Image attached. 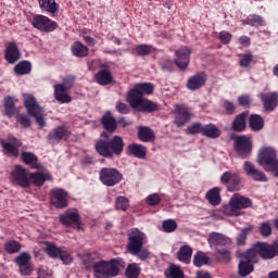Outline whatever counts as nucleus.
Masks as SVG:
<instances>
[{"mask_svg": "<svg viewBox=\"0 0 278 278\" xmlns=\"http://www.w3.org/2000/svg\"><path fill=\"white\" fill-rule=\"evenodd\" d=\"M242 179L240 178V175H238L237 173H233L231 178H230V182L229 184V190H239L240 189V184H241Z\"/></svg>", "mask_w": 278, "mask_h": 278, "instance_id": "bf43d9fd", "label": "nucleus"}, {"mask_svg": "<svg viewBox=\"0 0 278 278\" xmlns=\"http://www.w3.org/2000/svg\"><path fill=\"white\" fill-rule=\"evenodd\" d=\"M207 81V75L205 73H199L193 76H191L187 81V88L188 90H199L205 86V83Z\"/></svg>", "mask_w": 278, "mask_h": 278, "instance_id": "6ab92c4d", "label": "nucleus"}, {"mask_svg": "<svg viewBox=\"0 0 278 278\" xmlns=\"http://www.w3.org/2000/svg\"><path fill=\"white\" fill-rule=\"evenodd\" d=\"M143 101V96L140 94V91H138L136 88L128 91L127 102L129 103L130 108H132V110H138L140 105H142Z\"/></svg>", "mask_w": 278, "mask_h": 278, "instance_id": "5701e85b", "label": "nucleus"}, {"mask_svg": "<svg viewBox=\"0 0 278 278\" xmlns=\"http://www.w3.org/2000/svg\"><path fill=\"white\" fill-rule=\"evenodd\" d=\"M251 62H253V53L248 52L245 54H240L239 64L241 68H249V66H251Z\"/></svg>", "mask_w": 278, "mask_h": 278, "instance_id": "5fc2aeb1", "label": "nucleus"}, {"mask_svg": "<svg viewBox=\"0 0 278 278\" xmlns=\"http://www.w3.org/2000/svg\"><path fill=\"white\" fill-rule=\"evenodd\" d=\"M137 110L138 112H147L148 114H152L153 112H160V104L149 99H143L141 105Z\"/></svg>", "mask_w": 278, "mask_h": 278, "instance_id": "473e14b6", "label": "nucleus"}, {"mask_svg": "<svg viewBox=\"0 0 278 278\" xmlns=\"http://www.w3.org/2000/svg\"><path fill=\"white\" fill-rule=\"evenodd\" d=\"M0 144L5 155L18 157V148L23 146V142L14 137H9L8 141H5V139H0Z\"/></svg>", "mask_w": 278, "mask_h": 278, "instance_id": "4468645a", "label": "nucleus"}, {"mask_svg": "<svg viewBox=\"0 0 278 278\" xmlns=\"http://www.w3.org/2000/svg\"><path fill=\"white\" fill-rule=\"evenodd\" d=\"M60 222L62 225H65V227H71V225H78V229H81L79 226V213H77V211H67L60 215Z\"/></svg>", "mask_w": 278, "mask_h": 278, "instance_id": "aec40b11", "label": "nucleus"}, {"mask_svg": "<svg viewBox=\"0 0 278 278\" xmlns=\"http://www.w3.org/2000/svg\"><path fill=\"white\" fill-rule=\"evenodd\" d=\"M235 142V151L244 160V157H249L251 155V151H253V141L251 137L247 135L232 137Z\"/></svg>", "mask_w": 278, "mask_h": 278, "instance_id": "0eeeda50", "label": "nucleus"}, {"mask_svg": "<svg viewBox=\"0 0 278 278\" xmlns=\"http://www.w3.org/2000/svg\"><path fill=\"white\" fill-rule=\"evenodd\" d=\"M147 242L148 239L146 233L138 228H132L128 233L127 251L130 255L144 262L146 260H149V255H151V252H149L147 248H143Z\"/></svg>", "mask_w": 278, "mask_h": 278, "instance_id": "f03ea898", "label": "nucleus"}, {"mask_svg": "<svg viewBox=\"0 0 278 278\" xmlns=\"http://www.w3.org/2000/svg\"><path fill=\"white\" fill-rule=\"evenodd\" d=\"M250 255H253L257 260V255L262 260H274L278 255V242L266 243V242H256L253 247L248 250Z\"/></svg>", "mask_w": 278, "mask_h": 278, "instance_id": "20e7f679", "label": "nucleus"}, {"mask_svg": "<svg viewBox=\"0 0 278 278\" xmlns=\"http://www.w3.org/2000/svg\"><path fill=\"white\" fill-rule=\"evenodd\" d=\"M208 244L213 249H216V251H220L222 247H231V244H233V241H231V238L223 233L212 232L208 236Z\"/></svg>", "mask_w": 278, "mask_h": 278, "instance_id": "2eb2a0df", "label": "nucleus"}, {"mask_svg": "<svg viewBox=\"0 0 278 278\" xmlns=\"http://www.w3.org/2000/svg\"><path fill=\"white\" fill-rule=\"evenodd\" d=\"M202 136L211 139L220 138V129H218L214 124L202 126Z\"/></svg>", "mask_w": 278, "mask_h": 278, "instance_id": "72a5a7b5", "label": "nucleus"}, {"mask_svg": "<svg viewBox=\"0 0 278 278\" xmlns=\"http://www.w3.org/2000/svg\"><path fill=\"white\" fill-rule=\"evenodd\" d=\"M30 116L35 118L39 127H45V125H47V122L45 121V109H39V111L30 114Z\"/></svg>", "mask_w": 278, "mask_h": 278, "instance_id": "4d7b16f0", "label": "nucleus"}, {"mask_svg": "<svg viewBox=\"0 0 278 278\" xmlns=\"http://www.w3.org/2000/svg\"><path fill=\"white\" fill-rule=\"evenodd\" d=\"M54 97L59 103H71L73 101V98L70 97L62 85H54Z\"/></svg>", "mask_w": 278, "mask_h": 278, "instance_id": "cd10ccee", "label": "nucleus"}, {"mask_svg": "<svg viewBox=\"0 0 278 278\" xmlns=\"http://www.w3.org/2000/svg\"><path fill=\"white\" fill-rule=\"evenodd\" d=\"M128 151L130 155L134 157H138L139 160H144L147 157V147L138 143H132L128 146Z\"/></svg>", "mask_w": 278, "mask_h": 278, "instance_id": "2f4dec72", "label": "nucleus"}, {"mask_svg": "<svg viewBox=\"0 0 278 278\" xmlns=\"http://www.w3.org/2000/svg\"><path fill=\"white\" fill-rule=\"evenodd\" d=\"M101 138L99 139L96 144L94 149L101 157H106L112 160L114 155H121L125 149V141H123V137L114 136L110 139V135L106 131L101 134Z\"/></svg>", "mask_w": 278, "mask_h": 278, "instance_id": "f257e3e1", "label": "nucleus"}, {"mask_svg": "<svg viewBox=\"0 0 278 278\" xmlns=\"http://www.w3.org/2000/svg\"><path fill=\"white\" fill-rule=\"evenodd\" d=\"M250 231H251V228H243L241 230V232L237 237L238 247H244L247 244V236H249Z\"/></svg>", "mask_w": 278, "mask_h": 278, "instance_id": "e2e57ef3", "label": "nucleus"}, {"mask_svg": "<svg viewBox=\"0 0 278 278\" xmlns=\"http://www.w3.org/2000/svg\"><path fill=\"white\" fill-rule=\"evenodd\" d=\"M193 264L198 268H201V266H205V264H210V258L205 254V252L199 251L198 253L194 254L193 256Z\"/></svg>", "mask_w": 278, "mask_h": 278, "instance_id": "37998d69", "label": "nucleus"}, {"mask_svg": "<svg viewBox=\"0 0 278 278\" xmlns=\"http://www.w3.org/2000/svg\"><path fill=\"white\" fill-rule=\"evenodd\" d=\"M245 25H251V27H262L264 26V18L261 15L252 14L244 21Z\"/></svg>", "mask_w": 278, "mask_h": 278, "instance_id": "c03bdc74", "label": "nucleus"}, {"mask_svg": "<svg viewBox=\"0 0 278 278\" xmlns=\"http://www.w3.org/2000/svg\"><path fill=\"white\" fill-rule=\"evenodd\" d=\"M253 264H257V258H255L253 254H250L248 250L238 265L239 276L249 277L254 270Z\"/></svg>", "mask_w": 278, "mask_h": 278, "instance_id": "f8f14e48", "label": "nucleus"}, {"mask_svg": "<svg viewBox=\"0 0 278 278\" xmlns=\"http://www.w3.org/2000/svg\"><path fill=\"white\" fill-rule=\"evenodd\" d=\"M231 204L238 210H247L253 205L251 199L243 197L239 193H235L231 199Z\"/></svg>", "mask_w": 278, "mask_h": 278, "instance_id": "4be33fe9", "label": "nucleus"}, {"mask_svg": "<svg viewBox=\"0 0 278 278\" xmlns=\"http://www.w3.org/2000/svg\"><path fill=\"white\" fill-rule=\"evenodd\" d=\"M14 72L16 75H29L31 73V63L22 61L14 67Z\"/></svg>", "mask_w": 278, "mask_h": 278, "instance_id": "79ce46f5", "label": "nucleus"}, {"mask_svg": "<svg viewBox=\"0 0 278 278\" xmlns=\"http://www.w3.org/2000/svg\"><path fill=\"white\" fill-rule=\"evenodd\" d=\"M121 268H125L123 258H113L111 261H100L93 264L94 278L118 277Z\"/></svg>", "mask_w": 278, "mask_h": 278, "instance_id": "7ed1b4c3", "label": "nucleus"}, {"mask_svg": "<svg viewBox=\"0 0 278 278\" xmlns=\"http://www.w3.org/2000/svg\"><path fill=\"white\" fill-rule=\"evenodd\" d=\"M151 51H153V46L139 45L136 47V53L140 56L149 55Z\"/></svg>", "mask_w": 278, "mask_h": 278, "instance_id": "680f3d73", "label": "nucleus"}, {"mask_svg": "<svg viewBox=\"0 0 278 278\" xmlns=\"http://www.w3.org/2000/svg\"><path fill=\"white\" fill-rule=\"evenodd\" d=\"M192 113L190 109L185 104H176L174 109V124L176 127H184L187 123H190Z\"/></svg>", "mask_w": 278, "mask_h": 278, "instance_id": "9b49d317", "label": "nucleus"}, {"mask_svg": "<svg viewBox=\"0 0 278 278\" xmlns=\"http://www.w3.org/2000/svg\"><path fill=\"white\" fill-rule=\"evenodd\" d=\"M217 255H219V260L224 264L231 262V252L229 250H217Z\"/></svg>", "mask_w": 278, "mask_h": 278, "instance_id": "69168bd1", "label": "nucleus"}, {"mask_svg": "<svg viewBox=\"0 0 278 278\" xmlns=\"http://www.w3.org/2000/svg\"><path fill=\"white\" fill-rule=\"evenodd\" d=\"M249 127L251 131H262L264 129V117L262 115L252 114L249 118Z\"/></svg>", "mask_w": 278, "mask_h": 278, "instance_id": "c756f323", "label": "nucleus"}, {"mask_svg": "<svg viewBox=\"0 0 278 278\" xmlns=\"http://www.w3.org/2000/svg\"><path fill=\"white\" fill-rule=\"evenodd\" d=\"M162 228L165 233H173V231H177V222L175 219H166L162 223Z\"/></svg>", "mask_w": 278, "mask_h": 278, "instance_id": "3c124183", "label": "nucleus"}, {"mask_svg": "<svg viewBox=\"0 0 278 278\" xmlns=\"http://www.w3.org/2000/svg\"><path fill=\"white\" fill-rule=\"evenodd\" d=\"M260 166H265V170L273 173L278 177V160L277 151L273 148H264L260 151L258 160Z\"/></svg>", "mask_w": 278, "mask_h": 278, "instance_id": "39448f33", "label": "nucleus"}, {"mask_svg": "<svg viewBox=\"0 0 278 278\" xmlns=\"http://www.w3.org/2000/svg\"><path fill=\"white\" fill-rule=\"evenodd\" d=\"M4 58L9 64H14L15 62H18V60H21V51L18 50V46H16V42H10L8 45Z\"/></svg>", "mask_w": 278, "mask_h": 278, "instance_id": "412c9836", "label": "nucleus"}, {"mask_svg": "<svg viewBox=\"0 0 278 278\" xmlns=\"http://www.w3.org/2000/svg\"><path fill=\"white\" fill-rule=\"evenodd\" d=\"M167 278H184V270H181V267L177 265H172L169 267L168 274H166Z\"/></svg>", "mask_w": 278, "mask_h": 278, "instance_id": "6e6d98bb", "label": "nucleus"}, {"mask_svg": "<svg viewBox=\"0 0 278 278\" xmlns=\"http://www.w3.org/2000/svg\"><path fill=\"white\" fill-rule=\"evenodd\" d=\"M97 257V254H84L83 256V264L86 266V268H94V262Z\"/></svg>", "mask_w": 278, "mask_h": 278, "instance_id": "052dcab7", "label": "nucleus"}, {"mask_svg": "<svg viewBox=\"0 0 278 278\" xmlns=\"http://www.w3.org/2000/svg\"><path fill=\"white\" fill-rule=\"evenodd\" d=\"M22 162L31 168H40V165L38 164V156L33 152H22Z\"/></svg>", "mask_w": 278, "mask_h": 278, "instance_id": "4c0bfd02", "label": "nucleus"}, {"mask_svg": "<svg viewBox=\"0 0 278 278\" xmlns=\"http://www.w3.org/2000/svg\"><path fill=\"white\" fill-rule=\"evenodd\" d=\"M16 103V99L9 97L4 99V110L5 115L9 116V118H12V116H16L18 114L20 110L14 106Z\"/></svg>", "mask_w": 278, "mask_h": 278, "instance_id": "f704fd0d", "label": "nucleus"}, {"mask_svg": "<svg viewBox=\"0 0 278 278\" xmlns=\"http://www.w3.org/2000/svg\"><path fill=\"white\" fill-rule=\"evenodd\" d=\"M31 25L35 27V29L45 31L46 34L55 31V29H58V22L51 21V18L40 14L33 17Z\"/></svg>", "mask_w": 278, "mask_h": 278, "instance_id": "1a4fd4ad", "label": "nucleus"}, {"mask_svg": "<svg viewBox=\"0 0 278 278\" xmlns=\"http://www.w3.org/2000/svg\"><path fill=\"white\" fill-rule=\"evenodd\" d=\"M29 181L33 186H45V181H51V175L41 172L30 173Z\"/></svg>", "mask_w": 278, "mask_h": 278, "instance_id": "bb28decb", "label": "nucleus"}, {"mask_svg": "<svg viewBox=\"0 0 278 278\" xmlns=\"http://www.w3.org/2000/svg\"><path fill=\"white\" fill-rule=\"evenodd\" d=\"M135 89H137L142 97H144V94H153V84L151 83L137 84Z\"/></svg>", "mask_w": 278, "mask_h": 278, "instance_id": "49530a36", "label": "nucleus"}, {"mask_svg": "<svg viewBox=\"0 0 278 278\" xmlns=\"http://www.w3.org/2000/svg\"><path fill=\"white\" fill-rule=\"evenodd\" d=\"M138 138L141 142H153V140H155V132L147 126H140L138 130Z\"/></svg>", "mask_w": 278, "mask_h": 278, "instance_id": "7c9ffc66", "label": "nucleus"}, {"mask_svg": "<svg viewBox=\"0 0 278 278\" xmlns=\"http://www.w3.org/2000/svg\"><path fill=\"white\" fill-rule=\"evenodd\" d=\"M249 116V112H243L235 117L232 121V130L242 132L247 129V117Z\"/></svg>", "mask_w": 278, "mask_h": 278, "instance_id": "a878e982", "label": "nucleus"}, {"mask_svg": "<svg viewBox=\"0 0 278 278\" xmlns=\"http://www.w3.org/2000/svg\"><path fill=\"white\" fill-rule=\"evenodd\" d=\"M29 177V170L21 165H15L14 169L11 173L12 184H14L15 186H20L21 188H29V186H31Z\"/></svg>", "mask_w": 278, "mask_h": 278, "instance_id": "6e6552de", "label": "nucleus"}, {"mask_svg": "<svg viewBox=\"0 0 278 278\" xmlns=\"http://www.w3.org/2000/svg\"><path fill=\"white\" fill-rule=\"evenodd\" d=\"M99 180L106 188H114L123 181V174L114 167H102L99 172Z\"/></svg>", "mask_w": 278, "mask_h": 278, "instance_id": "423d86ee", "label": "nucleus"}, {"mask_svg": "<svg viewBox=\"0 0 278 278\" xmlns=\"http://www.w3.org/2000/svg\"><path fill=\"white\" fill-rule=\"evenodd\" d=\"M126 277L128 278L140 277V266H138V264L136 263L129 264L126 268Z\"/></svg>", "mask_w": 278, "mask_h": 278, "instance_id": "de8ad7c7", "label": "nucleus"}, {"mask_svg": "<svg viewBox=\"0 0 278 278\" xmlns=\"http://www.w3.org/2000/svg\"><path fill=\"white\" fill-rule=\"evenodd\" d=\"M177 256L179 262H184V264H190V260H192V249L190 245H182L177 252Z\"/></svg>", "mask_w": 278, "mask_h": 278, "instance_id": "e433bc0d", "label": "nucleus"}, {"mask_svg": "<svg viewBox=\"0 0 278 278\" xmlns=\"http://www.w3.org/2000/svg\"><path fill=\"white\" fill-rule=\"evenodd\" d=\"M23 99H24V105L29 115L38 112L39 110H42V108L38 104V102L36 101V98L33 94L24 93Z\"/></svg>", "mask_w": 278, "mask_h": 278, "instance_id": "393cba45", "label": "nucleus"}, {"mask_svg": "<svg viewBox=\"0 0 278 278\" xmlns=\"http://www.w3.org/2000/svg\"><path fill=\"white\" fill-rule=\"evenodd\" d=\"M101 123L109 134H114L118 129V122H116V118L112 116V112L110 111L102 117Z\"/></svg>", "mask_w": 278, "mask_h": 278, "instance_id": "b1692460", "label": "nucleus"}, {"mask_svg": "<svg viewBox=\"0 0 278 278\" xmlns=\"http://www.w3.org/2000/svg\"><path fill=\"white\" fill-rule=\"evenodd\" d=\"M146 201H147L148 205L153 207V206L160 205V203H162V197H160L159 193H152L147 197Z\"/></svg>", "mask_w": 278, "mask_h": 278, "instance_id": "0e129e2a", "label": "nucleus"}, {"mask_svg": "<svg viewBox=\"0 0 278 278\" xmlns=\"http://www.w3.org/2000/svg\"><path fill=\"white\" fill-rule=\"evenodd\" d=\"M187 136H197V134H203V126L201 123H193L186 129Z\"/></svg>", "mask_w": 278, "mask_h": 278, "instance_id": "603ef678", "label": "nucleus"}, {"mask_svg": "<svg viewBox=\"0 0 278 278\" xmlns=\"http://www.w3.org/2000/svg\"><path fill=\"white\" fill-rule=\"evenodd\" d=\"M260 233L263 238H270L273 233V226L268 222H264L261 224Z\"/></svg>", "mask_w": 278, "mask_h": 278, "instance_id": "13d9d810", "label": "nucleus"}, {"mask_svg": "<svg viewBox=\"0 0 278 278\" xmlns=\"http://www.w3.org/2000/svg\"><path fill=\"white\" fill-rule=\"evenodd\" d=\"M15 264H17L18 268L21 266H25L27 264H31V255L27 252H22L16 258Z\"/></svg>", "mask_w": 278, "mask_h": 278, "instance_id": "09e8293b", "label": "nucleus"}, {"mask_svg": "<svg viewBox=\"0 0 278 278\" xmlns=\"http://www.w3.org/2000/svg\"><path fill=\"white\" fill-rule=\"evenodd\" d=\"M94 79L97 84H100V86H109V84L112 81V73L108 70H100L96 75Z\"/></svg>", "mask_w": 278, "mask_h": 278, "instance_id": "c9c22d12", "label": "nucleus"}, {"mask_svg": "<svg viewBox=\"0 0 278 278\" xmlns=\"http://www.w3.org/2000/svg\"><path fill=\"white\" fill-rule=\"evenodd\" d=\"M72 53L76 58H88V47L79 41H76L72 45Z\"/></svg>", "mask_w": 278, "mask_h": 278, "instance_id": "58836bf2", "label": "nucleus"}, {"mask_svg": "<svg viewBox=\"0 0 278 278\" xmlns=\"http://www.w3.org/2000/svg\"><path fill=\"white\" fill-rule=\"evenodd\" d=\"M223 108H224L226 114H228L230 116L236 114V104H233L232 102L224 100Z\"/></svg>", "mask_w": 278, "mask_h": 278, "instance_id": "774afa93", "label": "nucleus"}, {"mask_svg": "<svg viewBox=\"0 0 278 278\" xmlns=\"http://www.w3.org/2000/svg\"><path fill=\"white\" fill-rule=\"evenodd\" d=\"M243 170L248 177L253 179V181H268V177H266V174L257 169V167H255L252 162L245 161L243 163Z\"/></svg>", "mask_w": 278, "mask_h": 278, "instance_id": "f3484780", "label": "nucleus"}, {"mask_svg": "<svg viewBox=\"0 0 278 278\" xmlns=\"http://www.w3.org/2000/svg\"><path fill=\"white\" fill-rule=\"evenodd\" d=\"M45 251L52 260H58L62 255V248H58L55 243L46 242Z\"/></svg>", "mask_w": 278, "mask_h": 278, "instance_id": "a19ab883", "label": "nucleus"}, {"mask_svg": "<svg viewBox=\"0 0 278 278\" xmlns=\"http://www.w3.org/2000/svg\"><path fill=\"white\" fill-rule=\"evenodd\" d=\"M50 204L56 210L68 207V192L60 188L50 190Z\"/></svg>", "mask_w": 278, "mask_h": 278, "instance_id": "9d476101", "label": "nucleus"}, {"mask_svg": "<svg viewBox=\"0 0 278 278\" xmlns=\"http://www.w3.org/2000/svg\"><path fill=\"white\" fill-rule=\"evenodd\" d=\"M192 54V50L188 47H182L175 52L176 59L175 64L179 68V71H186L190 64V55Z\"/></svg>", "mask_w": 278, "mask_h": 278, "instance_id": "dca6fc26", "label": "nucleus"}, {"mask_svg": "<svg viewBox=\"0 0 278 278\" xmlns=\"http://www.w3.org/2000/svg\"><path fill=\"white\" fill-rule=\"evenodd\" d=\"M66 138H71V130L64 125L53 128L47 136L49 144H60Z\"/></svg>", "mask_w": 278, "mask_h": 278, "instance_id": "ddd939ff", "label": "nucleus"}, {"mask_svg": "<svg viewBox=\"0 0 278 278\" xmlns=\"http://www.w3.org/2000/svg\"><path fill=\"white\" fill-rule=\"evenodd\" d=\"M39 8L43 12H49L50 14H55L58 12V3H55V0H39Z\"/></svg>", "mask_w": 278, "mask_h": 278, "instance_id": "ea45409f", "label": "nucleus"}, {"mask_svg": "<svg viewBox=\"0 0 278 278\" xmlns=\"http://www.w3.org/2000/svg\"><path fill=\"white\" fill-rule=\"evenodd\" d=\"M21 249H22V245L16 240H10L7 243H4V250L10 255H13L14 253H18L21 251Z\"/></svg>", "mask_w": 278, "mask_h": 278, "instance_id": "a18cd8bd", "label": "nucleus"}, {"mask_svg": "<svg viewBox=\"0 0 278 278\" xmlns=\"http://www.w3.org/2000/svg\"><path fill=\"white\" fill-rule=\"evenodd\" d=\"M263 105H264V110H266V112H275V109L278 105V92L274 91V92H268V93H264L261 92L258 94Z\"/></svg>", "mask_w": 278, "mask_h": 278, "instance_id": "a211bd4d", "label": "nucleus"}, {"mask_svg": "<svg viewBox=\"0 0 278 278\" xmlns=\"http://www.w3.org/2000/svg\"><path fill=\"white\" fill-rule=\"evenodd\" d=\"M222 212L226 216H240L238 208L233 206V204L231 203V200L229 201V204L222 206Z\"/></svg>", "mask_w": 278, "mask_h": 278, "instance_id": "864d4df0", "label": "nucleus"}, {"mask_svg": "<svg viewBox=\"0 0 278 278\" xmlns=\"http://www.w3.org/2000/svg\"><path fill=\"white\" fill-rule=\"evenodd\" d=\"M206 201H208L210 205H218L223 199L220 198V188L214 187L210 189L205 194Z\"/></svg>", "mask_w": 278, "mask_h": 278, "instance_id": "c85d7f7f", "label": "nucleus"}, {"mask_svg": "<svg viewBox=\"0 0 278 278\" xmlns=\"http://www.w3.org/2000/svg\"><path fill=\"white\" fill-rule=\"evenodd\" d=\"M16 121L22 127H31V119L25 114H15Z\"/></svg>", "mask_w": 278, "mask_h": 278, "instance_id": "338daca9", "label": "nucleus"}, {"mask_svg": "<svg viewBox=\"0 0 278 278\" xmlns=\"http://www.w3.org/2000/svg\"><path fill=\"white\" fill-rule=\"evenodd\" d=\"M115 210H121L122 212H127V210H129V199H127L125 197L116 198Z\"/></svg>", "mask_w": 278, "mask_h": 278, "instance_id": "8fccbe9b", "label": "nucleus"}]
</instances>
